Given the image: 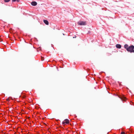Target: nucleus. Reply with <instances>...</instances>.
<instances>
[{
  "label": "nucleus",
  "mask_w": 134,
  "mask_h": 134,
  "mask_svg": "<svg viewBox=\"0 0 134 134\" xmlns=\"http://www.w3.org/2000/svg\"><path fill=\"white\" fill-rule=\"evenodd\" d=\"M26 96L25 95H21L20 97V98L21 99H24L25 98H26Z\"/></svg>",
  "instance_id": "obj_7"
},
{
  "label": "nucleus",
  "mask_w": 134,
  "mask_h": 134,
  "mask_svg": "<svg viewBox=\"0 0 134 134\" xmlns=\"http://www.w3.org/2000/svg\"><path fill=\"white\" fill-rule=\"evenodd\" d=\"M4 1L5 2H9L10 0H4Z\"/></svg>",
  "instance_id": "obj_10"
},
{
  "label": "nucleus",
  "mask_w": 134,
  "mask_h": 134,
  "mask_svg": "<svg viewBox=\"0 0 134 134\" xmlns=\"http://www.w3.org/2000/svg\"><path fill=\"white\" fill-rule=\"evenodd\" d=\"M19 0H12V1L13 2H14L16 1H17V2H19Z\"/></svg>",
  "instance_id": "obj_13"
},
{
  "label": "nucleus",
  "mask_w": 134,
  "mask_h": 134,
  "mask_svg": "<svg viewBox=\"0 0 134 134\" xmlns=\"http://www.w3.org/2000/svg\"><path fill=\"white\" fill-rule=\"evenodd\" d=\"M120 134H127V133H125L124 132H122Z\"/></svg>",
  "instance_id": "obj_11"
},
{
  "label": "nucleus",
  "mask_w": 134,
  "mask_h": 134,
  "mask_svg": "<svg viewBox=\"0 0 134 134\" xmlns=\"http://www.w3.org/2000/svg\"><path fill=\"white\" fill-rule=\"evenodd\" d=\"M116 47L117 48L119 49L121 47V45L119 44H116Z\"/></svg>",
  "instance_id": "obj_6"
},
{
  "label": "nucleus",
  "mask_w": 134,
  "mask_h": 134,
  "mask_svg": "<svg viewBox=\"0 0 134 134\" xmlns=\"http://www.w3.org/2000/svg\"><path fill=\"white\" fill-rule=\"evenodd\" d=\"M31 4L33 6H36L37 4V2L35 1L32 2H31Z\"/></svg>",
  "instance_id": "obj_5"
},
{
  "label": "nucleus",
  "mask_w": 134,
  "mask_h": 134,
  "mask_svg": "<svg viewBox=\"0 0 134 134\" xmlns=\"http://www.w3.org/2000/svg\"><path fill=\"white\" fill-rule=\"evenodd\" d=\"M76 37V36H75V37H73V38H75Z\"/></svg>",
  "instance_id": "obj_15"
},
{
  "label": "nucleus",
  "mask_w": 134,
  "mask_h": 134,
  "mask_svg": "<svg viewBox=\"0 0 134 134\" xmlns=\"http://www.w3.org/2000/svg\"><path fill=\"white\" fill-rule=\"evenodd\" d=\"M41 60L42 61H43L44 60V57H41Z\"/></svg>",
  "instance_id": "obj_12"
},
{
  "label": "nucleus",
  "mask_w": 134,
  "mask_h": 134,
  "mask_svg": "<svg viewBox=\"0 0 134 134\" xmlns=\"http://www.w3.org/2000/svg\"><path fill=\"white\" fill-rule=\"evenodd\" d=\"M44 23L47 25H48L49 24V23L48 21L46 20H44Z\"/></svg>",
  "instance_id": "obj_8"
},
{
  "label": "nucleus",
  "mask_w": 134,
  "mask_h": 134,
  "mask_svg": "<svg viewBox=\"0 0 134 134\" xmlns=\"http://www.w3.org/2000/svg\"><path fill=\"white\" fill-rule=\"evenodd\" d=\"M119 97L123 101H126L127 99L126 98L123 96H120Z\"/></svg>",
  "instance_id": "obj_4"
},
{
  "label": "nucleus",
  "mask_w": 134,
  "mask_h": 134,
  "mask_svg": "<svg viewBox=\"0 0 134 134\" xmlns=\"http://www.w3.org/2000/svg\"><path fill=\"white\" fill-rule=\"evenodd\" d=\"M69 123L70 121L68 119H66L63 121L62 124L64 125H65L66 124H68Z\"/></svg>",
  "instance_id": "obj_2"
},
{
  "label": "nucleus",
  "mask_w": 134,
  "mask_h": 134,
  "mask_svg": "<svg viewBox=\"0 0 134 134\" xmlns=\"http://www.w3.org/2000/svg\"><path fill=\"white\" fill-rule=\"evenodd\" d=\"M124 47L128 52L131 53L134 52V46L133 45H131L129 47L127 44H125L124 46Z\"/></svg>",
  "instance_id": "obj_1"
},
{
  "label": "nucleus",
  "mask_w": 134,
  "mask_h": 134,
  "mask_svg": "<svg viewBox=\"0 0 134 134\" xmlns=\"http://www.w3.org/2000/svg\"><path fill=\"white\" fill-rule=\"evenodd\" d=\"M78 24L80 25H86V21H79L77 23Z\"/></svg>",
  "instance_id": "obj_3"
},
{
  "label": "nucleus",
  "mask_w": 134,
  "mask_h": 134,
  "mask_svg": "<svg viewBox=\"0 0 134 134\" xmlns=\"http://www.w3.org/2000/svg\"><path fill=\"white\" fill-rule=\"evenodd\" d=\"M41 48L40 47H39L37 49V51L38 52L39 51H41Z\"/></svg>",
  "instance_id": "obj_9"
},
{
  "label": "nucleus",
  "mask_w": 134,
  "mask_h": 134,
  "mask_svg": "<svg viewBox=\"0 0 134 134\" xmlns=\"http://www.w3.org/2000/svg\"><path fill=\"white\" fill-rule=\"evenodd\" d=\"M10 98H7V99H6V100L7 101H9L10 100Z\"/></svg>",
  "instance_id": "obj_14"
}]
</instances>
